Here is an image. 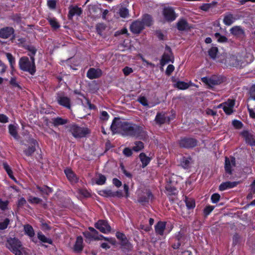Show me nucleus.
<instances>
[{"label":"nucleus","mask_w":255,"mask_h":255,"mask_svg":"<svg viewBox=\"0 0 255 255\" xmlns=\"http://www.w3.org/2000/svg\"><path fill=\"white\" fill-rule=\"evenodd\" d=\"M9 222V220L8 219H5L3 222H0V230L5 229Z\"/></svg>","instance_id":"69168bd1"},{"label":"nucleus","mask_w":255,"mask_h":255,"mask_svg":"<svg viewBox=\"0 0 255 255\" xmlns=\"http://www.w3.org/2000/svg\"><path fill=\"white\" fill-rule=\"evenodd\" d=\"M153 198V195L150 190L145 189L138 193L137 201L141 205H144L151 201Z\"/></svg>","instance_id":"0eeeda50"},{"label":"nucleus","mask_w":255,"mask_h":255,"mask_svg":"<svg viewBox=\"0 0 255 255\" xmlns=\"http://www.w3.org/2000/svg\"><path fill=\"white\" fill-rule=\"evenodd\" d=\"M143 23L140 19L133 21L130 25L129 29L133 34H139L144 29Z\"/></svg>","instance_id":"2eb2a0df"},{"label":"nucleus","mask_w":255,"mask_h":255,"mask_svg":"<svg viewBox=\"0 0 255 255\" xmlns=\"http://www.w3.org/2000/svg\"><path fill=\"white\" fill-rule=\"evenodd\" d=\"M134 144L135 145L132 147V150L134 151L138 152L144 148V144L142 141H135Z\"/></svg>","instance_id":"3c124183"},{"label":"nucleus","mask_w":255,"mask_h":255,"mask_svg":"<svg viewBox=\"0 0 255 255\" xmlns=\"http://www.w3.org/2000/svg\"><path fill=\"white\" fill-rule=\"evenodd\" d=\"M166 222L164 221H158L154 226L155 232L156 235L163 236L164 232L166 230Z\"/></svg>","instance_id":"4be33fe9"},{"label":"nucleus","mask_w":255,"mask_h":255,"mask_svg":"<svg viewBox=\"0 0 255 255\" xmlns=\"http://www.w3.org/2000/svg\"><path fill=\"white\" fill-rule=\"evenodd\" d=\"M118 14L122 18H127L129 16V10L125 6H121L119 9Z\"/></svg>","instance_id":"37998d69"},{"label":"nucleus","mask_w":255,"mask_h":255,"mask_svg":"<svg viewBox=\"0 0 255 255\" xmlns=\"http://www.w3.org/2000/svg\"><path fill=\"white\" fill-rule=\"evenodd\" d=\"M6 247L13 254L16 255V240L15 238L8 239L7 241Z\"/></svg>","instance_id":"e433bc0d"},{"label":"nucleus","mask_w":255,"mask_h":255,"mask_svg":"<svg viewBox=\"0 0 255 255\" xmlns=\"http://www.w3.org/2000/svg\"><path fill=\"white\" fill-rule=\"evenodd\" d=\"M184 201L186 203V207H195V200L193 198L185 196Z\"/></svg>","instance_id":"a19ab883"},{"label":"nucleus","mask_w":255,"mask_h":255,"mask_svg":"<svg viewBox=\"0 0 255 255\" xmlns=\"http://www.w3.org/2000/svg\"><path fill=\"white\" fill-rule=\"evenodd\" d=\"M175 67L174 65L172 64H169L168 65L166 71H165V74L167 76H170L172 74V73L174 71Z\"/></svg>","instance_id":"680f3d73"},{"label":"nucleus","mask_w":255,"mask_h":255,"mask_svg":"<svg viewBox=\"0 0 255 255\" xmlns=\"http://www.w3.org/2000/svg\"><path fill=\"white\" fill-rule=\"evenodd\" d=\"M14 32V29L12 27H5L0 29V37L7 38Z\"/></svg>","instance_id":"393cba45"},{"label":"nucleus","mask_w":255,"mask_h":255,"mask_svg":"<svg viewBox=\"0 0 255 255\" xmlns=\"http://www.w3.org/2000/svg\"><path fill=\"white\" fill-rule=\"evenodd\" d=\"M37 238L42 243H48L50 245L53 244L52 240L50 238H47L41 232H39L37 233Z\"/></svg>","instance_id":"79ce46f5"},{"label":"nucleus","mask_w":255,"mask_h":255,"mask_svg":"<svg viewBox=\"0 0 255 255\" xmlns=\"http://www.w3.org/2000/svg\"><path fill=\"white\" fill-rule=\"evenodd\" d=\"M47 5L49 8L54 9L56 7V1L55 0H48Z\"/></svg>","instance_id":"e2e57ef3"},{"label":"nucleus","mask_w":255,"mask_h":255,"mask_svg":"<svg viewBox=\"0 0 255 255\" xmlns=\"http://www.w3.org/2000/svg\"><path fill=\"white\" fill-rule=\"evenodd\" d=\"M198 142L196 138L190 136L181 137L178 141L180 148L186 149H191L196 147Z\"/></svg>","instance_id":"39448f33"},{"label":"nucleus","mask_w":255,"mask_h":255,"mask_svg":"<svg viewBox=\"0 0 255 255\" xmlns=\"http://www.w3.org/2000/svg\"><path fill=\"white\" fill-rule=\"evenodd\" d=\"M69 12L68 14V18L71 20L73 18L75 15L80 16L83 12L82 9L78 6H70L69 8Z\"/></svg>","instance_id":"a211bd4d"},{"label":"nucleus","mask_w":255,"mask_h":255,"mask_svg":"<svg viewBox=\"0 0 255 255\" xmlns=\"http://www.w3.org/2000/svg\"><path fill=\"white\" fill-rule=\"evenodd\" d=\"M202 81L210 87L218 85L223 82V77L221 76L213 75L211 77H204L201 79Z\"/></svg>","instance_id":"6e6552de"},{"label":"nucleus","mask_w":255,"mask_h":255,"mask_svg":"<svg viewBox=\"0 0 255 255\" xmlns=\"http://www.w3.org/2000/svg\"><path fill=\"white\" fill-rule=\"evenodd\" d=\"M36 187L38 191L40 192L41 195L44 197H45V196L48 195L53 191L51 188L47 186H43L42 187L37 186Z\"/></svg>","instance_id":"f704fd0d"},{"label":"nucleus","mask_w":255,"mask_h":255,"mask_svg":"<svg viewBox=\"0 0 255 255\" xmlns=\"http://www.w3.org/2000/svg\"><path fill=\"white\" fill-rule=\"evenodd\" d=\"M162 14L164 19L168 22L173 21L178 16L177 14L175 11L174 8L169 6L163 7Z\"/></svg>","instance_id":"423d86ee"},{"label":"nucleus","mask_w":255,"mask_h":255,"mask_svg":"<svg viewBox=\"0 0 255 255\" xmlns=\"http://www.w3.org/2000/svg\"><path fill=\"white\" fill-rule=\"evenodd\" d=\"M19 66L21 70L27 72L32 75L36 72L35 61H30L27 57L23 56L19 59Z\"/></svg>","instance_id":"7ed1b4c3"},{"label":"nucleus","mask_w":255,"mask_h":255,"mask_svg":"<svg viewBox=\"0 0 255 255\" xmlns=\"http://www.w3.org/2000/svg\"><path fill=\"white\" fill-rule=\"evenodd\" d=\"M139 157L142 163V167L143 168L146 167L149 164L151 160L150 158L147 156L143 152L140 153Z\"/></svg>","instance_id":"58836bf2"},{"label":"nucleus","mask_w":255,"mask_h":255,"mask_svg":"<svg viewBox=\"0 0 255 255\" xmlns=\"http://www.w3.org/2000/svg\"><path fill=\"white\" fill-rule=\"evenodd\" d=\"M165 50L167 52H165L163 54L160 60V64L161 66H163L169 62L173 63L174 61V57L171 48L169 46L166 45Z\"/></svg>","instance_id":"1a4fd4ad"},{"label":"nucleus","mask_w":255,"mask_h":255,"mask_svg":"<svg viewBox=\"0 0 255 255\" xmlns=\"http://www.w3.org/2000/svg\"><path fill=\"white\" fill-rule=\"evenodd\" d=\"M122 122L120 121V118L115 117L110 127V129L112 131L113 134H115L118 131V129L120 130V126L119 124Z\"/></svg>","instance_id":"2f4dec72"},{"label":"nucleus","mask_w":255,"mask_h":255,"mask_svg":"<svg viewBox=\"0 0 255 255\" xmlns=\"http://www.w3.org/2000/svg\"><path fill=\"white\" fill-rule=\"evenodd\" d=\"M241 135L244 138L246 142L250 145L254 146V144H255V138L254 135L248 130L243 131L241 132Z\"/></svg>","instance_id":"6ab92c4d"},{"label":"nucleus","mask_w":255,"mask_h":255,"mask_svg":"<svg viewBox=\"0 0 255 255\" xmlns=\"http://www.w3.org/2000/svg\"><path fill=\"white\" fill-rule=\"evenodd\" d=\"M23 47L28 51V55L30 57L31 61H35L34 56L37 52L36 47L32 45L23 44Z\"/></svg>","instance_id":"5701e85b"},{"label":"nucleus","mask_w":255,"mask_h":255,"mask_svg":"<svg viewBox=\"0 0 255 255\" xmlns=\"http://www.w3.org/2000/svg\"><path fill=\"white\" fill-rule=\"evenodd\" d=\"M106 179L105 175L99 174L98 178L96 179V183L99 185H104L106 183Z\"/></svg>","instance_id":"864d4df0"},{"label":"nucleus","mask_w":255,"mask_h":255,"mask_svg":"<svg viewBox=\"0 0 255 255\" xmlns=\"http://www.w3.org/2000/svg\"><path fill=\"white\" fill-rule=\"evenodd\" d=\"M83 243V238L81 236H78L73 248L74 251L75 253H79L83 251L84 248Z\"/></svg>","instance_id":"bb28decb"},{"label":"nucleus","mask_w":255,"mask_h":255,"mask_svg":"<svg viewBox=\"0 0 255 255\" xmlns=\"http://www.w3.org/2000/svg\"><path fill=\"white\" fill-rule=\"evenodd\" d=\"M232 125L237 129H240L243 128L244 125L242 122L237 120H234L232 121Z\"/></svg>","instance_id":"6e6d98bb"},{"label":"nucleus","mask_w":255,"mask_h":255,"mask_svg":"<svg viewBox=\"0 0 255 255\" xmlns=\"http://www.w3.org/2000/svg\"><path fill=\"white\" fill-rule=\"evenodd\" d=\"M24 234L30 238L34 237L35 232L33 227L29 224H26L23 226Z\"/></svg>","instance_id":"72a5a7b5"},{"label":"nucleus","mask_w":255,"mask_h":255,"mask_svg":"<svg viewBox=\"0 0 255 255\" xmlns=\"http://www.w3.org/2000/svg\"><path fill=\"white\" fill-rule=\"evenodd\" d=\"M236 19L234 17L233 14L230 12H227L224 17L223 19V23L224 24L227 26H230L232 25Z\"/></svg>","instance_id":"c756f323"},{"label":"nucleus","mask_w":255,"mask_h":255,"mask_svg":"<svg viewBox=\"0 0 255 255\" xmlns=\"http://www.w3.org/2000/svg\"><path fill=\"white\" fill-rule=\"evenodd\" d=\"M192 158L190 156L188 157H183L181 161V166L185 169H187L189 167L190 161Z\"/></svg>","instance_id":"49530a36"},{"label":"nucleus","mask_w":255,"mask_h":255,"mask_svg":"<svg viewBox=\"0 0 255 255\" xmlns=\"http://www.w3.org/2000/svg\"><path fill=\"white\" fill-rule=\"evenodd\" d=\"M140 104L145 107L148 106V103L147 99L144 96L139 97L137 100Z\"/></svg>","instance_id":"4d7b16f0"},{"label":"nucleus","mask_w":255,"mask_h":255,"mask_svg":"<svg viewBox=\"0 0 255 255\" xmlns=\"http://www.w3.org/2000/svg\"><path fill=\"white\" fill-rule=\"evenodd\" d=\"M52 124L54 127L64 125L68 123V120L57 117L52 119Z\"/></svg>","instance_id":"473e14b6"},{"label":"nucleus","mask_w":255,"mask_h":255,"mask_svg":"<svg viewBox=\"0 0 255 255\" xmlns=\"http://www.w3.org/2000/svg\"><path fill=\"white\" fill-rule=\"evenodd\" d=\"M3 168L5 169V170L7 172V173L8 175L9 176V177L11 179H12L15 182H16V178H15V177L13 175L12 171L11 170V169L10 167H9V166L7 164V163H5V162L3 163Z\"/></svg>","instance_id":"de8ad7c7"},{"label":"nucleus","mask_w":255,"mask_h":255,"mask_svg":"<svg viewBox=\"0 0 255 255\" xmlns=\"http://www.w3.org/2000/svg\"><path fill=\"white\" fill-rule=\"evenodd\" d=\"M123 154L127 157H129V156H131L132 154V150L130 148H129V147L125 148L123 150Z\"/></svg>","instance_id":"774afa93"},{"label":"nucleus","mask_w":255,"mask_h":255,"mask_svg":"<svg viewBox=\"0 0 255 255\" xmlns=\"http://www.w3.org/2000/svg\"><path fill=\"white\" fill-rule=\"evenodd\" d=\"M218 52V48L215 46H212L208 51V55L210 58L213 59H215L216 58Z\"/></svg>","instance_id":"a18cd8bd"},{"label":"nucleus","mask_w":255,"mask_h":255,"mask_svg":"<svg viewBox=\"0 0 255 255\" xmlns=\"http://www.w3.org/2000/svg\"><path fill=\"white\" fill-rule=\"evenodd\" d=\"M235 105L234 100L228 99L225 102V105L224 106L223 111L227 115H231L234 112V107Z\"/></svg>","instance_id":"f3484780"},{"label":"nucleus","mask_w":255,"mask_h":255,"mask_svg":"<svg viewBox=\"0 0 255 255\" xmlns=\"http://www.w3.org/2000/svg\"><path fill=\"white\" fill-rule=\"evenodd\" d=\"M8 130L9 133L16 138V127L13 125H9L8 126Z\"/></svg>","instance_id":"bf43d9fd"},{"label":"nucleus","mask_w":255,"mask_h":255,"mask_svg":"<svg viewBox=\"0 0 255 255\" xmlns=\"http://www.w3.org/2000/svg\"><path fill=\"white\" fill-rule=\"evenodd\" d=\"M64 173L71 183L75 184L78 182V177L71 169L67 168L64 170Z\"/></svg>","instance_id":"412c9836"},{"label":"nucleus","mask_w":255,"mask_h":255,"mask_svg":"<svg viewBox=\"0 0 255 255\" xmlns=\"http://www.w3.org/2000/svg\"><path fill=\"white\" fill-rule=\"evenodd\" d=\"M140 21L143 23L144 27L150 26L153 23V18L151 15L146 13L142 16Z\"/></svg>","instance_id":"cd10ccee"},{"label":"nucleus","mask_w":255,"mask_h":255,"mask_svg":"<svg viewBox=\"0 0 255 255\" xmlns=\"http://www.w3.org/2000/svg\"><path fill=\"white\" fill-rule=\"evenodd\" d=\"M230 31L232 35L238 37L244 36L245 35L244 30L240 26H235L232 27Z\"/></svg>","instance_id":"a878e982"},{"label":"nucleus","mask_w":255,"mask_h":255,"mask_svg":"<svg viewBox=\"0 0 255 255\" xmlns=\"http://www.w3.org/2000/svg\"><path fill=\"white\" fill-rule=\"evenodd\" d=\"M176 27L179 31H188L192 28V26L189 24L185 18H181L177 22Z\"/></svg>","instance_id":"ddd939ff"},{"label":"nucleus","mask_w":255,"mask_h":255,"mask_svg":"<svg viewBox=\"0 0 255 255\" xmlns=\"http://www.w3.org/2000/svg\"><path fill=\"white\" fill-rule=\"evenodd\" d=\"M120 133L124 137L143 139L147 136L146 131L142 126L132 122H121L119 124Z\"/></svg>","instance_id":"f257e3e1"},{"label":"nucleus","mask_w":255,"mask_h":255,"mask_svg":"<svg viewBox=\"0 0 255 255\" xmlns=\"http://www.w3.org/2000/svg\"><path fill=\"white\" fill-rule=\"evenodd\" d=\"M106 25L104 23H98L96 25V29L97 33L100 35H102L103 32L106 29Z\"/></svg>","instance_id":"09e8293b"},{"label":"nucleus","mask_w":255,"mask_h":255,"mask_svg":"<svg viewBox=\"0 0 255 255\" xmlns=\"http://www.w3.org/2000/svg\"><path fill=\"white\" fill-rule=\"evenodd\" d=\"M123 72L125 76H128L130 73L133 72V70L131 68L126 66L123 68Z\"/></svg>","instance_id":"338daca9"},{"label":"nucleus","mask_w":255,"mask_h":255,"mask_svg":"<svg viewBox=\"0 0 255 255\" xmlns=\"http://www.w3.org/2000/svg\"><path fill=\"white\" fill-rule=\"evenodd\" d=\"M95 227L101 232L104 234L109 233L111 230V227L108 222L103 220H99L98 222L95 223Z\"/></svg>","instance_id":"f8f14e48"},{"label":"nucleus","mask_w":255,"mask_h":255,"mask_svg":"<svg viewBox=\"0 0 255 255\" xmlns=\"http://www.w3.org/2000/svg\"><path fill=\"white\" fill-rule=\"evenodd\" d=\"M99 194L106 197H114L119 196V192H113L111 190L106 189L100 191Z\"/></svg>","instance_id":"7c9ffc66"},{"label":"nucleus","mask_w":255,"mask_h":255,"mask_svg":"<svg viewBox=\"0 0 255 255\" xmlns=\"http://www.w3.org/2000/svg\"><path fill=\"white\" fill-rule=\"evenodd\" d=\"M121 248L123 251H129L131 250L132 246L130 243L129 242L124 245L121 246Z\"/></svg>","instance_id":"052dcab7"},{"label":"nucleus","mask_w":255,"mask_h":255,"mask_svg":"<svg viewBox=\"0 0 255 255\" xmlns=\"http://www.w3.org/2000/svg\"><path fill=\"white\" fill-rule=\"evenodd\" d=\"M166 119L164 114L157 113L154 120L157 124L162 125L165 123Z\"/></svg>","instance_id":"c9c22d12"},{"label":"nucleus","mask_w":255,"mask_h":255,"mask_svg":"<svg viewBox=\"0 0 255 255\" xmlns=\"http://www.w3.org/2000/svg\"><path fill=\"white\" fill-rule=\"evenodd\" d=\"M165 189L169 195H176L178 193L177 189L172 184L170 180H169V183L166 185Z\"/></svg>","instance_id":"c85d7f7f"},{"label":"nucleus","mask_w":255,"mask_h":255,"mask_svg":"<svg viewBox=\"0 0 255 255\" xmlns=\"http://www.w3.org/2000/svg\"><path fill=\"white\" fill-rule=\"evenodd\" d=\"M214 36L217 39V41L219 43H225L228 41V38L225 36L221 35L219 32L215 33Z\"/></svg>","instance_id":"8fccbe9b"},{"label":"nucleus","mask_w":255,"mask_h":255,"mask_svg":"<svg viewBox=\"0 0 255 255\" xmlns=\"http://www.w3.org/2000/svg\"><path fill=\"white\" fill-rule=\"evenodd\" d=\"M236 166V159L232 157L231 159L226 157L225 160V170L227 174L231 175L233 174V167Z\"/></svg>","instance_id":"4468645a"},{"label":"nucleus","mask_w":255,"mask_h":255,"mask_svg":"<svg viewBox=\"0 0 255 255\" xmlns=\"http://www.w3.org/2000/svg\"><path fill=\"white\" fill-rule=\"evenodd\" d=\"M174 238L175 241H179L180 242L184 241L185 239L184 233L181 231L176 233L175 234Z\"/></svg>","instance_id":"5fc2aeb1"},{"label":"nucleus","mask_w":255,"mask_h":255,"mask_svg":"<svg viewBox=\"0 0 255 255\" xmlns=\"http://www.w3.org/2000/svg\"><path fill=\"white\" fill-rule=\"evenodd\" d=\"M27 200L32 204H37L42 202V200L40 198L31 195L29 196Z\"/></svg>","instance_id":"603ef678"},{"label":"nucleus","mask_w":255,"mask_h":255,"mask_svg":"<svg viewBox=\"0 0 255 255\" xmlns=\"http://www.w3.org/2000/svg\"><path fill=\"white\" fill-rule=\"evenodd\" d=\"M250 98L255 101V84L252 85L249 91Z\"/></svg>","instance_id":"0e129e2a"},{"label":"nucleus","mask_w":255,"mask_h":255,"mask_svg":"<svg viewBox=\"0 0 255 255\" xmlns=\"http://www.w3.org/2000/svg\"><path fill=\"white\" fill-rule=\"evenodd\" d=\"M22 150L24 154L28 157L31 156L36 151V147H39L38 141L33 138H29L26 143L22 144Z\"/></svg>","instance_id":"20e7f679"},{"label":"nucleus","mask_w":255,"mask_h":255,"mask_svg":"<svg viewBox=\"0 0 255 255\" xmlns=\"http://www.w3.org/2000/svg\"><path fill=\"white\" fill-rule=\"evenodd\" d=\"M47 20L53 30H56L60 28V25L55 17H48L47 18Z\"/></svg>","instance_id":"4c0bfd02"},{"label":"nucleus","mask_w":255,"mask_h":255,"mask_svg":"<svg viewBox=\"0 0 255 255\" xmlns=\"http://www.w3.org/2000/svg\"><path fill=\"white\" fill-rule=\"evenodd\" d=\"M89 231H86L83 233L85 237L90 240H101L102 239L105 241H108L107 238L104 237L102 235H99L98 232L94 228L90 227L88 228Z\"/></svg>","instance_id":"9d476101"},{"label":"nucleus","mask_w":255,"mask_h":255,"mask_svg":"<svg viewBox=\"0 0 255 255\" xmlns=\"http://www.w3.org/2000/svg\"><path fill=\"white\" fill-rule=\"evenodd\" d=\"M17 255H30V250L22 245L21 242L17 239Z\"/></svg>","instance_id":"b1692460"},{"label":"nucleus","mask_w":255,"mask_h":255,"mask_svg":"<svg viewBox=\"0 0 255 255\" xmlns=\"http://www.w3.org/2000/svg\"><path fill=\"white\" fill-rule=\"evenodd\" d=\"M103 71L100 68H90L87 72L86 76L90 80L97 79L102 76Z\"/></svg>","instance_id":"dca6fc26"},{"label":"nucleus","mask_w":255,"mask_h":255,"mask_svg":"<svg viewBox=\"0 0 255 255\" xmlns=\"http://www.w3.org/2000/svg\"><path fill=\"white\" fill-rule=\"evenodd\" d=\"M4 54L5 55V56L9 63L10 67L11 68L12 73H13L14 71V65L15 64V58L10 53L5 52Z\"/></svg>","instance_id":"ea45409f"},{"label":"nucleus","mask_w":255,"mask_h":255,"mask_svg":"<svg viewBox=\"0 0 255 255\" xmlns=\"http://www.w3.org/2000/svg\"><path fill=\"white\" fill-rule=\"evenodd\" d=\"M241 183V181H226L222 183L219 187V190L220 191H224L228 189H231L234 188L238 186L240 183Z\"/></svg>","instance_id":"aec40b11"},{"label":"nucleus","mask_w":255,"mask_h":255,"mask_svg":"<svg viewBox=\"0 0 255 255\" xmlns=\"http://www.w3.org/2000/svg\"><path fill=\"white\" fill-rule=\"evenodd\" d=\"M69 132L76 138L85 137L91 133L90 129L84 127H80L76 124L69 126Z\"/></svg>","instance_id":"f03ea898"},{"label":"nucleus","mask_w":255,"mask_h":255,"mask_svg":"<svg viewBox=\"0 0 255 255\" xmlns=\"http://www.w3.org/2000/svg\"><path fill=\"white\" fill-rule=\"evenodd\" d=\"M174 86L179 90H184L187 89L190 87V85L185 82L178 81L174 84Z\"/></svg>","instance_id":"c03bdc74"},{"label":"nucleus","mask_w":255,"mask_h":255,"mask_svg":"<svg viewBox=\"0 0 255 255\" xmlns=\"http://www.w3.org/2000/svg\"><path fill=\"white\" fill-rule=\"evenodd\" d=\"M110 117L108 113L105 111H103L101 112L100 119L101 121H107L109 120Z\"/></svg>","instance_id":"13d9d810"},{"label":"nucleus","mask_w":255,"mask_h":255,"mask_svg":"<svg viewBox=\"0 0 255 255\" xmlns=\"http://www.w3.org/2000/svg\"><path fill=\"white\" fill-rule=\"evenodd\" d=\"M56 99L59 105L68 109H71V100L68 97L65 96L63 93H57Z\"/></svg>","instance_id":"9b49d317"}]
</instances>
